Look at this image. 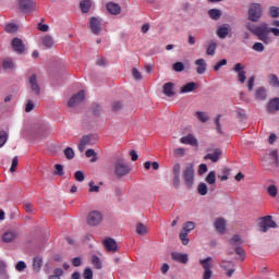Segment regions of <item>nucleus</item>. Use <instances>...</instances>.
<instances>
[{
  "label": "nucleus",
  "mask_w": 279,
  "mask_h": 279,
  "mask_svg": "<svg viewBox=\"0 0 279 279\" xmlns=\"http://www.w3.org/2000/svg\"><path fill=\"white\" fill-rule=\"evenodd\" d=\"M130 171H132L130 169V165H128V162L123 158H118L114 161L113 175L116 178H118L119 180H121V178H125V175H128V173H130Z\"/></svg>",
  "instance_id": "obj_1"
},
{
  "label": "nucleus",
  "mask_w": 279,
  "mask_h": 279,
  "mask_svg": "<svg viewBox=\"0 0 279 279\" xmlns=\"http://www.w3.org/2000/svg\"><path fill=\"white\" fill-rule=\"evenodd\" d=\"M182 179L186 189H193L195 185V165L187 163L182 172Z\"/></svg>",
  "instance_id": "obj_2"
},
{
  "label": "nucleus",
  "mask_w": 279,
  "mask_h": 279,
  "mask_svg": "<svg viewBox=\"0 0 279 279\" xmlns=\"http://www.w3.org/2000/svg\"><path fill=\"white\" fill-rule=\"evenodd\" d=\"M248 21H251L252 23H258V21H260V17L263 16V7L260 5V3H252L248 7Z\"/></svg>",
  "instance_id": "obj_3"
},
{
  "label": "nucleus",
  "mask_w": 279,
  "mask_h": 279,
  "mask_svg": "<svg viewBox=\"0 0 279 279\" xmlns=\"http://www.w3.org/2000/svg\"><path fill=\"white\" fill-rule=\"evenodd\" d=\"M230 245H234V252L240 256L241 260H245V250L241 245H243V240L241 235L233 234V236L229 240Z\"/></svg>",
  "instance_id": "obj_4"
},
{
  "label": "nucleus",
  "mask_w": 279,
  "mask_h": 279,
  "mask_svg": "<svg viewBox=\"0 0 279 279\" xmlns=\"http://www.w3.org/2000/svg\"><path fill=\"white\" fill-rule=\"evenodd\" d=\"M258 227L260 229V232H267L269 228H278V223L274 221L271 216H264L258 218Z\"/></svg>",
  "instance_id": "obj_5"
},
{
  "label": "nucleus",
  "mask_w": 279,
  "mask_h": 279,
  "mask_svg": "<svg viewBox=\"0 0 279 279\" xmlns=\"http://www.w3.org/2000/svg\"><path fill=\"white\" fill-rule=\"evenodd\" d=\"M86 221L92 228H96V226H99L104 221V215L101 211L93 210L87 215Z\"/></svg>",
  "instance_id": "obj_6"
},
{
  "label": "nucleus",
  "mask_w": 279,
  "mask_h": 279,
  "mask_svg": "<svg viewBox=\"0 0 279 279\" xmlns=\"http://www.w3.org/2000/svg\"><path fill=\"white\" fill-rule=\"evenodd\" d=\"M199 264L204 269L203 279H211L213 278V257H206L205 259H201Z\"/></svg>",
  "instance_id": "obj_7"
},
{
  "label": "nucleus",
  "mask_w": 279,
  "mask_h": 279,
  "mask_svg": "<svg viewBox=\"0 0 279 279\" xmlns=\"http://www.w3.org/2000/svg\"><path fill=\"white\" fill-rule=\"evenodd\" d=\"M254 36H257L258 40L267 44V36H269V26L267 23H262L259 26H256Z\"/></svg>",
  "instance_id": "obj_8"
},
{
  "label": "nucleus",
  "mask_w": 279,
  "mask_h": 279,
  "mask_svg": "<svg viewBox=\"0 0 279 279\" xmlns=\"http://www.w3.org/2000/svg\"><path fill=\"white\" fill-rule=\"evenodd\" d=\"M28 84L31 93H34L35 97H40L41 88L40 83H38V74H32L28 77Z\"/></svg>",
  "instance_id": "obj_9"
},
{
  "label": "nucleus",
  "mask_w": 279,
  "mask_h": 279,
  "mask_svg": "<svg viewBox=\"0 0 279 279\" xmlns=\"http://www.w3.org/2000/svg\"><path fill=\"white\" fill-rule=\"evenodd\" d=\"M85 95H84V90H81L74 95H72V97L68 100V108H77V106H80V104H82V101H84L85 99Z\"/></svg>",
  "instance_id": "obj_10"
},
{
  "label": "nucleus",
  "mask_w": 279,
  "mask_h": 279,
  "mask_svg": "<svg viewBox=\"0 0 279 279\" xmlns=\"http://www.w3.org/2000/svg\"><path fill=\"white\" fill-rule=\"evenodd\" d=\"M19 8L24 14H29L36 10V2L34 0H20Z\"/></svg>",
  "instance_id": "obj_11"
},
{
  "label": "nucleus",
  "mask_w": 279,
  "mask_h": 279,
  "mask_svg": "<svg viewBox=\"0 0 279 279\" xmlns=\"http://www.w3.org/2000/svg\"><path fill=\"white\" fill-rule=\"evenodd\" d=\"M102 245L107 252H119V244H117V240L112 238H106L102 241Z\"/></svg>",
  "instance_id": "obj_12"
},
{
  "label": "nucleus",
  "mask_w": 279,
  "mask_h": 279,
  "mask_svg": "<svg viewBox=\"0 0 279 279\" xmlns=\"http://www.w3.org/2000/svg\"><path fill=\"white\" fill-rule=\"evenodd\" d=\"M89 29L92 34H95V36H99V34H101V21H99V19L97 17H90Z\"/></svg>",
  "instance_id": "obj_13"
},
{
  "label": "nucleus",
  "mask_w": 279,
  "mask_h": 279,
  "mask_svg": "<svg viewBox=\"0 0 279 279\" xmlns=\"http://www.w3.org/2000/svg\"><path fill=\"white\" fill-rule=\"evenodd\" d=\"M11 47L15 53L23 54L25 51V44H23V39L15 37L12 39Z\"/></svg>",
  "instance_id": "obj_14"
},
{
  "label": "nucleus",
  "mask_w": 279,
  "mask_h": 279,
  "mask_svg": "<svg viewBox=\"0 0 279 279\" xmlns=\"http://www.w3.org/2000/svg\"><path fill=\"white\" fill-rule=\"evenodd\" d=\"M180 143H182L183 145H191V147H195V149H197V147H199V142L191 133L181 137Z\"/></svg>",
  "instance_id": "obj_15"
},
{
  "label": "nucleus",
  "mask_w": 279,
  "mask_h": 279,
  "mask_svg": "<svg viewBox=\"0 0 279 279\" xmlns=\"http://www.w3.org/2000/svg\"><path fill=\"white\" fill-rule=\"evenodd\" d=\"M182 169V166H180V163H175L172 168V173H173V180H172V184L174 186V189H180V171Z\"/></svg>",
  "instance_id": "obj_16"
},
{
  "label": "nucleus",
  "mask_w": 279,
  "mask_h": 279,
  "mask_svg": "<svg viewBox=\"0 0 279 279\" xmlns=\"http://www.w3.org/2000/svg\"><path fill=\"white\" fill-rule=\"evenodd\" d=\"M227 221L225 218H217L214 222L215 230L218 234H226Z\"/></svg>",
  "instance_id": "obj_17"
},
{
  "label": "nucleus",
  "mask_w": 279,
  "mask_h": 279,
  "mask_svg": "<svg viewBox=\"0 0 279 279\" xmlns=\"http://www.w3.org/2000/svg\"><path fill=\"white\" fill-rule=\"evenodd\" d=\"M93 138H95V135H93V134L85 135L81 138V142L78 144V150L81 151V154H83V151H85L86 145L93 144Z\"/></svg>",
  "instance_id": "obj_18"
},
{
  "label": "nucleus",
  "mask_w": 279,
  "mask_h": 279,
  "mask_svg": "<svg viewBox=\"0 0 279 279\" xmlns=\"http://www.w3.org/2000/svg\"><path fill=\"white\" fill-rule=\"evenodd\" d=\"M244 69L245 68L242 63H236L233 68V71H235V73H239L238 77L241 84H245V80H247V77L245 76L247 72H245Z\"/></svg>",
  "instance_id": "obj_19"
},
{
  "label": "nucleus",
  "mask_w": 279,
  "mask_h": 279,
  "mask_svg": "<svg viewBox=\"0 0 279 279\" xmlns=\"http://www.w3.org/2000/svg\"><path fill=\"white\" fill-rule=\"evenodd\" d=\"M162 93L166 97H175V84L171 82L163 84Z\"/></svg>",
  "instance_id": "obj_20"
},
{
  "label": "nucleus",
  "mask_w": 279,
  "mask_h": 279,
  "mask_svg": "<svg viewBox=\"0 0 279 279\" xmlns=\"http://www.w3.org/2000/svg\"><path fill=\"white\" fill-rule=\"evenodd\" d=\"M19 239V232L16 231H7L2 234L3 243H14Z\"/></svg>",
  "instance_id": "obj_21"
},
{
  "label": "nucleus",
  "mask_w": 279,
  "mask_h": 279,
  "mask_svg": "<svg viewBox=\"0 0 279 279\" xmlns=\"http://www.w3.org/2000/svg\"><path fill=\"white\" fill-rule=\"evenodd\" d=\"M172 260H175L177 263H182L183 265H186L189 263V254H182L178 252L171 253Z\"/></svg>",
  "instance_id": "obj_22"
},
{
  "label": "nucleus",
  "mask_w": 279,
  "mask_h": 279,
  "mask_svg": "<svg viewBox=\"0 0 279 279\" xmlns=\"http://www.w3.org/2000/svg\"><path fill=\"white\" fill-rule=\"evenodd\" d=\"M267 111L270 113V114H274L275 112H278L279 111V98L276 97L274 99H271L268 105H267Z\"/></svg>",
  "instance_id": "obj_23"
},
{
  "label": "nucleus",
  "mask_w": 279,
  "mask_h": 279,
  "mask_svg": "<svg viewBox=\"0 0 279 279\" xmlns=\"http://www.w3.org/2000/svg\"><path fill=\"white\" fill-rule=\"evenodd\" d=\"M106 8L109 14H113L114 16H117L118 14H121V5L114 2H108Z\"/></svg>",
  "instance_id": "obj_24"
},
{
  "label": "nucleus",
  "mask_w": 279,
  "mask_h": 279,
  "mask_svg": "<svg viewBox=\"0 0 279 279\" xmlns=\"http://www.w3.org/2000/svg\"><path fill=\"white\" fill-rule=\"evenodd\" d=\"M219 158H221V149L216 148L214 153L207 154L204 159L211 160V162H219Z\"/></svg>",
  "instance_id": "obj_25"
},
{
  "label": "nucleus",
  "mask_w": 279,
  "mask_h": 279,
  "mask_svg": "<svg viewBox=\"0 0 279 279\" xmlns=\"http://www.w3.org/2000/svg\"><path fill=\"white\" fill-rule=\"evenodd\" d=\"M194 90H197V83L190 82L180 88V94L182 95L184 93H194Z\"/></svg>",
  "instance_id": "obj_26"
},
{
  "label": "nucleus",
  "mask_w": 279,
  "mask_h": 279,
  "mask_svg": "<svg viewBox=\"0 0 279 279\" xmlns=\"http://www.w3.org/2000/svg\"><path fill=\"white\" fill-rule=\"evenodd\" d=\"M33 269L38 274L43 269V256L37 255L33 258Z\"/></svg>",
  "instance_id": "obj_27"
},
{
  "label": "nucleus",
  "mask_w": 279,
  "mask_h": 279,
  "mask_svg": "<svg viewBox=\"0 0 279 279\" xmlns=\"http://www.w3.org/2000/svg\"><path fill=\"white\" fill-rule=\"evenodd\" d=\"M196 64V72L198 73V75H204V73H206V60L204 59H198L195 61Z\"/></svg>",
  "instance_id": "obj_28"
},
{
  "label": "nucleus",
  "mask_w": 279,
  "mask_h": 279,
  "mask_svg": "<svg viewBox=\"0 0 279 279\" xmlns=\"http://www.w3.org/2000/svg\"><path fill=\"white\" fill-rule=\"evenodd\" d=\"M123 100H113L111 102V112L117 114V112H121V110H123Z\"/></svg>",
  "instance_id": "obj_29"
},
{
  "label": "nucleus",
  "mask_w": 279,
  "mask_h": 279,
  "mask_svg": "<svg viewBox=\"0 0 279 279\" xmlns=\"http://www.w3.org/2000/svg\"><path fill=\"white\" fill-rule=\"evenodd\" d=\"M92 5H93V1L90 0H83L80 2V8L83 14H88V12H90Z\"/></svg>",
  "instance_id": "obj_30"
},
{
  "label": "nucleus",
  "mask_w": 279,
  "mask_h": 279,
  "mask_svg": "<svg viewBox=\"0 0 279 279\" xmlns=\"http://www.w3.org/2000/svg\"><path fill=\"white\" fill-rule=\"evenodd\" d=\"M41 44L46 47V49H51L53 47L54 41L51 35H46L41 38Z\"/></svg>",
  "instance_id": "obj_31"
},
{
  "label": "nucleus",
  "mask_w": 279,
  "mask_h": 279,
  "mask_svg": "<svg viewBox=\"0 0 279 279\" xmlns=\"http://www.w3.org/2000/svg\"><path fill=\"white\" fill-rule=\"evenodd\" d=\"M255 98L259 101L267 99V89L265 87H259L255 90Z\"/></svg>",
  "instance_id": "obj_32"
},
{
  "label": "nucleus",
  "mask_w": 279,
  "mask_h": 279,
  "mask_svg": "<svg viewBox=\"0 0 279 279\" xmlns=\"http://www.w3.org/2000/svg\"><path fill=\"white\" fill-rule=\"evenodd\" d=\"M90 110H92L94 117H101V112H102L104 108L101 107V104L95 102L92 105Z\"/></svg>",
  "instance_id": "obj_33"
},
{
  "label": "nucleus",
  "mask_w": 279,
  "mask_h": 279,
  "mask_svg": "<svg viewBox=\"0 0 279 279\" xmlns=\"http://www.w3.org/2000/svg\"><path fill=\"white\" fill-rule=\"evenodd\" d=\"M221 10L219 9H211L208 11V15L210 19H213V21H219L221 19Z\"/></svg>",
  "instance_id": "obj_34"
},
{
  "label": "nucleus",
  "mask_w": 279,
  "mask_h": 279,
  "mask_svg": "<svg viewBox=\"0 0 279 279\" xmlns=\"http://www.w3.org/2000/svg\"><path fill=\"white\" fill-rule=\"evenodd\" d=\"M205 182H207V184H216L217 183V174L215 173V171H210L207 177L205 178Z\"/></svg>",
  "instance_id": "obj_35"
},
{
  "label": "nucleus",
  "mask_w": 279,
  "mask_h": 279,
  "mask_svg": "<svg viewBox=\"0 0 279 279\" xmlns=\"http://www.w3.org/2000/svg\"><path fill=\"white\" fill-rule=\"evenodd\" d=\"M4 29L8 32V34H15V32H19V25L9 23L5 25Z\"/></svg>",
  "instance_id": "obj_36"
},
{
  "label": "nucleus",
  "mask_w": 279,
  "mask_h": 279,
  "mask_svg": "<svg viewBox=\"0 0 279 279\" xmlns=\"http://www.w3.org/2000/svg\"><path fill=\"white\" fill-rule=\"evenodd\" d=\"M136 232L142 236H145V234H147V227L143 222H138L136 225Z\"/></svg>",
  "instance_id": "obj_37"
},
{
  "label": "nucleus",
  "mask_w": 279,
  "mask_h": 279,
  "mask_svg": "<svg viewBox=\"0 0 279 279\" xmlns=\"http://www.w3.org/2000/svg\"><path fill=\"white\" fill-rule=\"evenodd\" d=\"M228 34H230V31L226 26H222L217 31V36L222 39L227 38Z\"/></svg>",
  "instance_id": "obj_38"
},
{
  "label": "nucleus",
  "mask_w": 279,
  "mask_h": 279,
  "mask_svg": "<svg viewBox=\"0 0 279 279\" xmlns=\"http://www.w3.org/2000/svg\"><path fill=\"white\" fill-rule=\"evenodd\" d=\"M195 230V222L193 221H187L183 225V229L182 232H186L189 234V232Z\"/></svg>",
  "instance_id": "obj_39"
},
{
  "label": "nucleus",
  "mask_w": 279,
  "mask_h": 279,
  "mask_svg": "<svg viewBox=\"0 0 279 279\" xmlns=\"http://www.w3.org/2000/svg\"><path fill=\"white\" fill-rule=\"evenodd\" d=\"M85 156L86 158H93L90 162H97V153L95 151V149H92V148L87 149L85 151Z\"/></svg>",
  "instance_id": "obj_40"
},
{
  "label": "nucleus",
  "mask_w": 279,
  "mask_h": 279,
  "mask_svg": "<svg viewBox=\"0 0 279 279\" xmlns=\"http://www.w3.org/2000/svg\"><path fill=\"white\" fill-rule=\"evenodd\" d=\"M198 195H208V185L206 183H199L197 186Z\"/></svg>",
  "instance_id": "obj_41"
},
{
  "label": "nucleus",
  "mask_w": 279,
  "mask_h": 279,
  "mask_svg": "<svg viewBox=\"0 0 279 279\" xmlns=\"http://www.w3.org/2000/svg\"><path fill=\"white\" fill-rule=\"evenodd\" d=\"M63 154L68 160H73L75 158V151L71 147H66Z\"/></svg>",
  "instance_id": "obj_42"
},
{
  "label": "nucleus",
  "mask_w": 279,
  "mask_h": 279,
  "mask_svg": "<svg viewBox=\"0 0 279 279\" xmlns=\"http://www.w3.org/2000/svg\"><path fill=\"white\" fill-rule=\"evenodd\" d=\"M217 51V43L211 41L209 46L207 47L206 53L207 56H213Z\"/></svg>",
  "instance_id": "obj_43"
},
{
  "label": "nucleus",
  "mask_w": 279,
  "mask_h": 279,
  "mask_svg": "<svg viewBox=\"0 0 279 279\" xmlns=\"http://www.w3.org/2000/svg\"><path fill=\"white\" fill-rule=\"evenodd\" d=\"M92 263L97 269H101L104 266L101 265V259L97 255L92 256Z\"/></svg>",
  "instance_id": "obj_44"
},
{
  "label": "nucleus",
  "mask_w": 279,
  "mask_h": 279,
  "mask_svg": "<svg viewBox=\"0 0 279 279\" xmlns=\"http://www.w3.org/2000/svg\"><path fill=\"white\" fill-rule=\"evenodd\" d=\"M180 240L182 242V245H189V243H190L189 233H186V231H181L180 232Z\"/></svg>",
  "instance_id": "obj_45"
},
{
  "label": "nucleus",
  "mask_w": 279,
  "mask_h": 279,
  "mask_svg": "<svg viewBox=\"0 0 279 279\" xmlns=\"http://www.w3.org/2000/svg\"><path fill=\"white\" fill-rule=\"evenodd\" d=\"M54 175H64V166L63 165H60V163H57L54 165Z\"/></svg>",
  "instance_id": "obj_46"
},
{
  "label": "nucleus",
  "mask_w": 279,
  "mask_h": 279,
  "mask_svg": "<svg viewBox=\"0 0 279 279\" xmlns=\"http://www.w3.org/2000/svg\"><path fill=\"white\" fill-rule=\"evenodd\" d=\"M2 66L4 70H8V69H14V61H12V59H4L3 62H2Z\"/></svg>",
  "instance_id": "obj_47"
},
{
  "label": "nucleus",
  "mask_w": 279,
  "mask_h": 279,
  "mask_svg": "<svg viewBox=\"0 0 279 279\" xmlns=\"http://www.w3.org/2000/svg\"><path fill=\"white\" fill-rule=\"evenodd\" d=\"M269 84H270V86H276L277 88H279V80L276 74L269 75Z\"/></svg>",
  "instance_id": "obj_48"
},
{
  "label": "nucleus",
  "mask_w": 279,
  "mask_h": 279,
  "mask_svg": "<svg viewBox=\"0 0 279 279\" xmlns=\"http://www.w3.org/2000/svg\"><path fill=\"white\" fill-rule=\"evenodd\" d=\"M269 16H271V19H278L279 8L278 7H270L269 8Z\"/></svg>",
  "instance_id": "obj_49"
},
{
  "label": "nucleus",
  "mask_w": 279,
  "mask_h": 279,
  "mask_svg": "<svg viewBox=\"0 0 279 279\" xmlns=\"http://www.w3.org/2000/svg\"><path fill=\"white\" fill-rule=\"evenodd\" d=\"M267 193L270 197H276L278 195V187L276 185H270L267 189Z\"/></svg>",
  "instance_id": "obj_50"
},
{
  "label": "nucleus",
  "mask_w": 279,
  "mask_h": 279,
  "mask_svg": "<svg viewBox=\"0 0 279 279\" xmlns=\"http://www.w3.org/2000/svg\"><path fill=\"white\" fill-rule=\"evenodd\" d=\"M8 143V132L1 131L0 132V147H3Z\"/></svg>",
  "instance_id": "obj_51"
},
{
  "label": "nucleus",
  "mask_w": 279,
  "mask_h": 279,
  "mask_svg": "<svg viewBox=\"0 0 279 279\" xmlns=\"http://www.w3.org/2000/svg\"><path fill=\"white\" fill-rule=\"evenodd\" d=\"M228 265H232L234 267V263L232 260L222 259L219 264V267L225 271H228Z\"/></svg>",
  "instance_id": "obj_52"
},
{
  "label": "nucleus",
  "mask_w": 279,
  "mask_h": 279,
  "mask_svg": "<svg viewBox=\"0 0 279 279\" xmlns=\"http://www.w3.org/2000/svg\"><path fill=\"white\" fill-rule=\"evenodd\" d=\"M172 69H173V71H175L177 73H182V71H184V63H182V62H175L174 64H172Z\"/></svg>",
  "instance_id": "obj_53"
},
{
  "label": "nucleus",
  "mask_w": 279,
  "mask_h": 279,
  "mask_svg": "<svg viewBox=\"0 0 279 279\" xmlns=\"http://www.w3.org/2000/svg\"><path fill=\"white\" fill-rule=\"evenodd\" d=\"M46 131H47V124H45V123H38V124H36V126H35V132H36L37 134H40V132L45 133Z\"/></svg>",
  "instance_id": "obj_54"
},
{
  "label": "nucleus",
  "mask_w": 279,
  "mask_h": 279,
  "mask_svg": "<svg viewBox=\"0 0 279 279\" xmlns=\"http://www.w3.org/2000/svg\"><path fill=\"white\" fill-rule=\"evenodd\" d=\"M196 117H197V119H199L202 121V123H206V121H208V119H210V118H208L206 112H203V111H197Z\"/></svg>",
  "instance_id": "obj_55"
},
{
  "label": "nucleus",
  "mask_w": 279,
  "mask_h": 279,
  "mask_svg": "<svg viewBox=\"0 0 279 279\" xmlns=\"http://www.w3.org/2000/svg\"><path fill=\"white\" fill-rule=\"evenodd\" d=\"M74 178L76 180V182H84L85 180V175H84V172L78 170L74 173Z\"/></svg>",
  "instance_id": "obj_56"
},
{
  "label": "nucleus",
  "mask_w": 279,
  "mask_h": 279,
  "mask_svg": "<svg viewBox=\"0 0 279 279\" xmlns=\"http://www.w3.org/2000/svg\"><path fill=\"white\" fill-rule=\"evenodd\" d=\"M16 167H19V157L15 156L12 159V165H11V168H10V172L14 173L16 171Z\"/></svg>",
  "instance_id": "obj_57"
},
{
  "label": "nucleus",
  "mask_w": 279,
  "mask_h": 279,
  "mask_svg": "<svg viewBox=\"0 0 279 279\" xmlns=\"http://www.w3.org/2000/svg\"><path fill=\"white\" fill-rule=\"evenodd\" d=\"M226 64H228V60L226 59L220 60L214 65V71H219V69H221V66H226Z\"/></svg>",
  "instance_id": "obj_58"
},
{
  "label": "nucleus",
  "mask_w": 279,
  "mask_h": 279,
  "mask_svg": "<svg viewBox=\"0 0 279 279\" xmlns=\"http://www.w3.org/2000/svg\"><path fill=\"white\" fill-rule=\"evenodd\" d=\"M132 75L134 80H143V74H141V71H138L136 68L132 69Z\"/></svg>",
  "instance_id": "obj_59"
},
{
  "label": "nucleus",
  "mask_w": 279,
  "mask_h": 279,
  "mask_svg": "<svg viewBox=\"0 0 279 279\" xmlns=\"http://www.w3.org/2000/svg\"><path fill=\"white\" fill-rule=\"evenodd\" d=\"M253 50L258 51L259 53L265 51V46L262 43H255L253 45Z\"/></svg>",
  "instance_id": "obj_60"
},
{
  "label": "nucleus",
  "mask_w": 279,
  "mask_h": 279,
  "mask_svg": "<svg viewBox=\"0 0 279 279\" xmlns=\"http://www.w3.org/2000/svg\"><path fill=\"white\" fill-rule=\"evenodd\" d=\"M15 269L16 271H25V269H27V264H25V262H19L15 265Z\"/></svg>",
  "instance_id": "obj_61"
},
{
  "label": "nucleus",
  "mask_w": 279,
  "mask_h": 279,
  "mask_svg": "<svg viewBox=\"0 0 279 279\" xmlns=\"http://www.w3.org/2000/svg\"><path fill=\"white\" fill-rule=\"evenodd\" d=\"M84 279H93V269L86 268L83 272Z\"/></svg>",
  "instance_id": "obj_62"
},
{
  "label": "nucleus",
  "mask_w": 279,
  "mask_h": 279,
  "mask_svg": "<svg viewBox=\"0 0 279 279\" xmlns=\"http://www.w3.org/2000/svg\"><path fill=\"white\" fill-rule=\"evenodd\" d=\"M270 156H271V158H274L276 167H279L278 150H272V151L270 153Z\"/></svg>",
  "instance_id": "obj_63"
},
{
  "label": "nucleus",
  "mask_w": 279,
  "mask_h": 279,
  "mask_svg": "<svg viewBox=\"0 0 279 279\" xmlns=\"http://www.w3.org/2000/svg\"><path fill=\"white\" fill-rule=\"evenodd\" d=\"M35 105L33 100H28L26 106H25V112H32V110H34Z\"/></svg>",
  "instance_id": "obj_64"
}]
</instances>
